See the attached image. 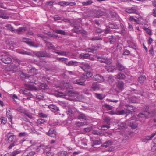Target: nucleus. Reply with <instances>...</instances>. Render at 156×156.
Returning <instances> with one entry per match:
<instances>
[{"label":"nucleus","mask_w":156,"mask_h":156,"mask_svg":"<svg viewBox=\"0 0 156 156\" xmlns=\"http://www.w3.org/2000/svg\"><path fill=\"white\" fill-rule=\"evenodd\" d=\"M23 94L27 96V98H23V100H27L30 99L31 98L30 95H31V94H30V92H29L28 93H26L25 92H23Z\"/></svg>","instance_id":"nucleus-43"},{"label":"nucleus","mask_w":156,"mask_h":156,"mask_svg":"<svg viewBox=\"0 0 156 156\" xmlns=\"http://www.w3.org/2000/svg\"><path fill=\"white\" fill-rule=\"evenodd\" d=\"M67 113L69 114L70 116H72L73 115V112L72 109L70 108L68 109L67 111Z\"/></svg>","instance_id":"nucleus-61"},{"label":"nucleus","mask_w":156,"mask_h":156,"mask_svg":"<svg viewBox=\"0 0 156 156\" xmlns=\"http://www.w3.org/2000/svg\"><path fill=\"white\" fill-rule=\"evenodd\" d=\"M105 68L107 69L108 72H113L114 70H116L115 67L111 65L105 66Z\"/></svg>","instance_id":"nucleus-20"},{"label":"nucleus","mask_w":156,"mask_h":156,"mask_svg":"<svg viewBox=\"0 0 156 156\" xmlns=\"http://www.w3.org/2000/svg\"><path fill=\"white\" fill-rule=\"evenodd\" d=\"M25 114L26 116L30 119H32L33 118L32 114L30 112H25Z\"/></svg>","instance_id":"nucleus-59"},{"label":"nucleus","mask_w":156,"mask_h":156,"mask_svg":"<svg viewBox=\"0 0 156 156\" xmlns=\"http://www.w3.org/2000/svg\"><path fill=\"white\" fill-rule=\"evenodd\" d=\"M16 137V136L14 135L13 133L11 132H9L5 136V140H7L8 142L9 143L15 141L14 139Z\"/></svg>","instance_id":"nucleus-4"},{"label":"nucleus","mask_w":156,"mask_h":156,"mask_svg":"<svg viewBox=\"0 0 156 156\" xmlns=\"http://www.w3.org/2000/svg\"><path fill=\"white\" fill-rule=\"evenodd\" d=\"M22 41L26 43L27 44L31 46L35 47V46L34 45V43L33 42L31 41V40L29 39L26 38H23L22 40Z\"/></svg>","instance_id":"nucleus-15"},{"label":"nucleus","mask_w":156,"mask_h":156,"mask_svg":"<svg viewBox=\"0 0 156 156\" xmlns=\"http://www.w3.org/2000/svg\"><path fill=\"white\" fill-rule=\"evenodd\" d=\"M48 108L51 110L56 112V114H60V110L57 106L54 104H50L48 106Z\"/></svg>","instance_id":"nucleus-5"},{"label":"nucleus","mask_w":156,"mask_h":156,"mask_svg":"<svg viewBox=\"0 0 156 156\" xmlns=\"http://www.w3.org/2000/svg\"><path fill=\"white\" fill-rule=\"evenodd\" d=\"M26 78L27 79V77L29 78L30 81H28L29 82H30L32 83H35L36 81V78L34 76H25Z\"/></svg>","instance_id":"nucleus-30"},{"label":"nucleus","mask_w":156,"mask_h":156,"mask_svg":"<svg viewBox=\"0 0 156 156\" xmlns=\"http://www.w3.org/2000/svg\"><path fill=\"white\" fill-rule=\"evenodd\" d=\"M55 32L60 34H61L62 35H65V32L64 31L61 30H56L55 31Z\"/></svg>","instance_id":"nucleus-62"},{"label":"nucleus","mask_w":156,"mask_h":156,"mask_svg":"<svg viewBox=\"0 0 156 156\" xmlns=\"http://www.w3.org/2000/svg\"><path fill=\"white\" fill-rule=\"evenodd\" d=\"M110 126L108 125H104L101 126V129L102 130H105L110 128Z\"/></svg>","instance_id":"nucleus-56"},{"label":"nucleus","mask_w":156,"mask_h":156,"mask_svg":"<svg viewBox=\"0 0 156 156\" xmlns=\"http://www.w3.org/2000/svg\"><path fill=\"white\" fill-rule=\"evenodd\" d=\"M90 56V55L88 53H82L79 55V57L83 59L88 58Z\"/></svg>","instance_id":"nucleus-28"},{"label":"nucleus","mask_w":156,"mask_h":156,"mask_svg":"<svg viewBox=\"0 0 156 156\" xmlns=\"http://www.w3.org/2000/svg\"><path fill=\"white\" fill-rule=\"evenodd\" d=\"M46 147H44L43 145H40L38 147L37 149H39L40 148H42L43 149H45V151L47 152L46 155L47 156H53L54 154L53 152L51 151L50 147H49V148L48 149V150L46 148Z\"/></svg>","instance_id":"nucleus-8"},{"label":"nucleus","mask_w":156,"mask_h":156,"mask_svg":"<svg viewBox=\"0 0 156 156\" xmlns=\"http://www.w3.org/2000/svg\"><path fill=\"white\" fill-rule=\"evenodd\" d=\"M26 30V28L25 27H20L16 30V31L18 34H20L24 32Z\"/></svg>","instance_id":"nucleus-38"},{"label":"nucleus","mask_w":156,"mask_h":156,"mask_svg":"<svg viewBox=\"0 0 156 156\" xmlns=\"http://www.w3.org/2000/svg\"><path fill=\"white\" fill-rule=\"evenodd\" d=\"M46 46L49 49H55L54 48H55V47H54L52 44L50 42H47L46 44Z\"/></svg>","instance_id":"nucleus-50"},{"label":"nucleus","mask_w":156,"mask_h":156,"mask_svg":"<svg viewBox=\"0 0 156 156\" xmlns=\"http://www.w3.org/2000/svg\"><path fill=\"white\" fill-rule=\"evenodd\" d=\"M113 143V142L112 140H109L105 142L102 145V146L104 147H109L108 149V151L110 152L113 151L115 150L114 147H109L112 145Z\"/></svg>","instance_id":"nucleus-2"},{"label":"nucleus","mask_w":156,"mask_h":156,"mask_svg":"<svg viewBox=\"0 0 156 156\" xmlns=\"http://www.w3.org/2000/svg\"><path fill=\"white\" fill-rule=\"evenodd\" d=\"M93 80L98 82H101L104 80L103 77L99 74H96L94 75L93 77Z\"/></svg>","instance_id":"nucleus-9"},{"label":"nucleus","mask_w":156,"mask_h":156,"mask_svg":"<svg viewBox=\"0 0 156 156\" xmlns=\"http://www.w3.org/2000/svg\"><path fill=\"white\" fill-rule=\"evenodd\" d=\"M95 13L97 15V17L99 18L100 16H102L103 15V12L100 10H97L95 12Z\"/></svg>","instance_id":"nucleus-44"},{"label":"nucleus","mask_w":156,"mask_h":156,"mask_svg":"<svg viewBox=\"0 0 156 156\" xmlns=\"http://www.w3.org/2000/svg\"><path fill=\"white\" fill-rule=\"evenodd\" d=\"M91 89L93 91H98L100 89V86L97 83L94 82L92 84Z\"/></svg>","instance_id":"nucleus-19"},{"label":"nucleus","mask_w":156,"mask_h":156,"mask_svg":"<svg viewBox=\"0 0 156 156\" xmlns=\"http://www.w3.org/2000/svg\"><path fill=\"white\" fill-rule=\"evenodd\" d=\"M93 3V1L91 0H89L87 1L83 2L82 4L83 6H88L91 4Z\"/></svg>","instance_id":"nucleus-41"},{"label":"nucleus","mask_w":156,"mask_h":156,"mask_svg":"<svg viewBox=\"0 0 156 156\" xmlns=\"http://www.w3.org/2000/svg\"><path fill=\"white\" fill-rule=\"evenodd\" d=\"M78 62L75 61H71L69 62H65V63L67 65L69 66H77L78 64Z\"/></svg>","instance_id":"nucleus-25"},{"label":"nucleus","mask_w":156,"mask_h":156,"mask_svg":"<svg viewBox=\"0 0 156 156\" xmlns=\"http://www.w3.org/2000/svg\"><path fill=\"white\" fill-rule=\"evenodd\" d=\"M17 52L20 54L23 55H31L30 53L28 52L27 51L23 50H17Z\"/></svg>","instance_id":"nucleus-32"},{"label":"nucleus","mask_w":156,"mask_h":156,"mask_svg":"<svg viewBox=\"0 0 156 156\" xmlns=\"http://www.w3.org/2000/svg\"><path fill=\"white\" fill-rule=\"evenodd\" d=\"M129 20L130 21H133L137 24H139L138 21L135 19L133 16H130L129 18Z\"/></svg>","instance_id":"nucleus-63"},{"label":"nucleus","mask_w":156,"mask_h":156,"mask_svg":"<svg viewBox=\"0 0 156 156\" xmlns=\"http://www.w3.org/2000/svg\"><path fill=\"white\" fill-rule=\"evenodd\" d=\"M109 27L111 29H117L119 27L116 24H112L109 25Z\"/></svg>","instance_id":"nucleus-53"},{"label":"nucleus","mask_w":156,"mask_h":156,"mask_svg":"<svg viewBox=\"0 0 156 156\" xmlns=\"http://www.w3.org/2000/svg\"><path fill=\"white\" fill-rule=\"evenodd\" d=\"M5 27H6L7 30H9L12 32H15V30L11 24H7L5 26Z\"/></svg>","instance_id":"nucleus-31"},{"label":"nucleus","mask_w":156,"mask_h":156,"mask_svg":"<svg viewBox=\"0 0 156 156\" xmlns=\"http://www.w3.org/2000/svg\"><path fill=\"white\" fill-rule=\"evenodd\" d=\"M125 11L129 13H136L137 11L136 8L134 7L127 8L126 9Z\"/></svg>","instance_id":"nucleus-13"},{"label":"nucleus","mask_w":156,"mask_h":156,"mask_svg":"<svg viewBox=\"0 0 156 156\" xmlns=\"http://www.w3.org/2000/svg\"><path fill=\"white\" fill-rule=\"evenodd\" d=\"M86 81L85 79L83 76H82L80 78L74 80L73 83L74 84H77L81 85H83L84 84Z\"/></svg>","instance_id":"nucleus-7"},{"label":"nucleus","mask_w":156,"mask_h":156,"mask_svg":"<svg viewBox=\"0 0 156 156\" xmlns=\"http://www.w3.org/2000/svg\"><path fill=\"white\" fill-rule=\"evenodd\" d=\"M62 87H63L62 88H61V89H67L69 88V85H70V84L68 82H62Z\"/></svg>","instance_id":"nucleus-39"},{"label":"nucleus","mask_w":156,"mask_h":156,"mask_svg":"<svg viewBox=\"0 0 156 156\" xmlns=\"http://www.w3.org/2000/svg\"><path fill=\"white\" fill-rule=\"evenodd\" d=\"M57 60L58 61H61L62 62H66L67 60H68V59L67 58H59L57 57Z\"/></svg>","instance_id":"nucleus-58"},{"label":"nucleus","mask_w":156,"mask_h":156,"mask_svg":"<svg viewBox=\"0 0 156 156\" xmlns=\"http://www.w3.org/2000/svg\"><path fill=\"white\" fill-rule=\"evenodd\" d=\"M38 57H48L50 58L51 55L44 51H40L37 52L35 54Z\"/></svg>","instance_id":"nucleus-6"},{"label":"nucleus","mask_w":156,"mask_h":156,"mask_svg":"<svg viewBox=\"0 0 156 156\" xmlns=\"http://www.w3.org/2000/svg\"><path fill=\"white\" fill-rule=\"evenodd\" d=\"M39 89L40 90H45L48 88V87L45 83H41L39 86Z\"/></svg>","instance_id":"nucleus-27"},{"label":"nucleus","mask_w":156,"mask_h":156,"mask_svg":"<svg viewBox=\"0 0 156 156\" xmlns=\"http://www.w3.org/2000/svg\"><path fill=\"white\" fill-rule=\"evenodd\" d=\"M3 53L6 55H1L0 56V60L5 64H8L11 63L12 60L11 58L9 56L7 53L5 51H3Z\"/></svg>","instance_id":"nucleus-1"},{"label":"nucleus","mask_w":156,"mask_h":156,"mask_svg":"<svg viewBox=\"0 0 156 156\" xmlns=\"http://www.w3.org/2000/svg\"><path fill=\"white\" fill-rule=\"evenodd\" d=\"M117 78L119 79H124L126 77L125 75L121 73H119L116 75Z\"/></svg>","instance_id":"nucleus-33"},{"label":"nucleus","mask_w":156,"mask_h":156,"mask_svg":"<svg viewBox=\"0 0 156 156\" xmlns=\"http://www.w3.org/2000/svg\"><path fill=\"white\" fill-rule=\"evenodd\" d=\"M95 97L98 99L101 100L103 99L102 94L96 93L95 94Z\"/></svg>","instance_id":"nucleus-48"},{"label":"nucleus","mask_w":156,"mask_h":156,"mask_svg":"<svg viewBox=\"0 0 156 156\" xmlns=\"http://www.w3.org/2000/svg\"><path fill=\"white\" fill-rule=\"evenodd\" d=\"M92 75H93V74L91 72H87L86 73V74L83 76V77L85 79H87L90 77H91V76H92Z\"/></svg>","instance_id":"nucleus-45"},{"label":"nucleus","mask_w":156,"mask_h":156,"mask_svg":"<svg viewBox=\"0 0 156 156\" xmlns=\"http://www.w3.org/2000/svg\"><path fill=\"white\" fill-rule=\"evenodd\" d=\"M70 91L67 94H66V93L63 92H58V95L59 97L65 96H67V95L70 96Z\"/></svg>","instance_id":"nucleus-47"},{"label":"nucleus","mask_w":156,"mask_h":156,"mask_svg":"<svg viewBox=\"0 0 156 156\" xmlns=\"http://www.w3.org/2000/svg\"><path fill=\"white\" fill-rule=\"evenodd\" d=\"M92 133L96 135H100L102 134V132L98 130H93Z\"/></svg>","instance_id":"nucleus-52"},{"label":"nucleus","mask_w":156,"mask_h":156,"mask_svg":"<svg viewBox=\"0 0 156 156\" xmlns=\"http://www.w3.org/2000/svg\"><path fill=\"white\" fill-rule=\"evenodd\" d=\"M36 97L37 99L41 100L43 99L44 97L41 94L38 93L36 95Z\"/></svg>","instance_id":"nucleus-54"},{"label":"nucleus","mask_w":156,"mask_h":156,"mask_svg":"<svg viewBox=\"0 0 156 156\" xmlns=\"http://www.w3.org/2000/svg\"><path fill=\"white\" fill-rule=\"evenodd\" d=\"M34 149V146L31 145L25 150V152H27L26 156H33L36 154V152L33 151Z\"/></svg>","instance_id":"nucleus-3"},{"label":"nucleus","mask_w":156,"mask_h":156,"mask_svg":"<svg viewBox=\"0 0 156 156\" xmlns=\"http://www.w3.org/2000/svg\"><path fill=\"white\" fill-rule=\"evenodd\" d=\"M6 115L9 119V121L11 122L12 117V113L10 110H7Z\"/></svg>","instance_id":"nucleus-24"},{"label":"nucleus","mask_w":156,"mask_h":156,"mask_svg":"<svg viewBox=\"0 0 156 156\" xmlns=\"http://www.w3.org/2000/svg\"><path fill=\"white\" fill-rule=\"evenodd\" d=\"M76 119L79 120H87L88 119V117L86 115L81 112L79 113Z\"/></svg>","instance_id":"nucleus-10"},{"label":"nucleus","mask_w":156,"mask_h":156,"mask_svg":"<svg viewBox=\"0 0 156 156\" xmlns=\"http://www.w3.org/2000/svg\"><path fill=\"white\" fill-rule=\"evenodd\" d=\"M127 121L122 122L121 120L118 122L119 128L120 129H126L127 128V125L126 122Z\"/></svg>","instance_id":"nucleus-14"},{"label":"nucleus","mask_w":156,"mask_h":156,"mask_svg":"<svg viewBox=\"0 0 156 156\" xmlns=\"http://www.w3.org/2000/svg\"><path fill=\"white\" fill-rule=\"evenodd\" d=\"M80 67L84 71H86L90 69V66L87 63H82Z\"/></svg>","instance_id":"nucleus-16"},{"label":"nucleus","mask_w":156,"mask_h":156,"mask_svg":"<svg viewBox=\"0 0 156 156\" xmlns=\"http://www.w3.org/2000/svg\"><path fill=\"white\" fill-rule=\"evenodd\" d=\"M108 80L110 83L112 82L114 80V77L112 75H110L108 77Z\"/></svg>","instance_id":"nucleus-60"},{"label":"nucleus","mask_w":156,"mask_h":156,"mask_svg":"<svg viewBox=\"0 0 156 156\" xmlns=\"http://www.w3.org/2000/svg\"><path fill=\"white\" fill-rule=\"evenodd\" d=\"M117 86L119 90H122L124 89V82L122 81H118Z\"/></svg>","instance_id":"nucleus-21"},{"label":"nucleus","mask_w":156,"mask_h":156,"mask_svg":"<svg viewBox=\"0 0 156 156\" xmlns=\"http://www.w3.org/2000/svg\"><path fill=\"white\" fill-rule=\"evenodd\" d=\"M93 144L92 145L93 146L94 145H100L101 143V141L100 140H92Z\"/></svg>","instance_id":"nucleus-46"},{"label":"nucleus","mask_w":156,"mask_h":156,"mask_svg":"<svg viewBox=\"0 0 156 156\" xmlns=\"http://www.w3.org/2000/svg\"><path fill=\"white\" fill-rule=\"evenodd\" d=\"M0 18L5 19H7L9 17V16L5 13L4 11L0 10Z\"/></svg>","instance_id":"nucleus-23"},{"label":"nucleus","mask_w":156,"mask_h":156,"mask_svg":"<svg viewBox=\"0 0 156 156\" xmlns=\"http://www.w3.org/2000/svg\"><path fill=\"white\" fill-rule=\"evenodd\" d=\"M148 113L149 116L150 117H154L156 115V110L153 109L151 111H149Z\"/></svg>","instance_id":"nucleus-37"},{"label":"nucleus","mask_w":156,"mask_h":156,"mask_svg":"<svg viewBox=\"0 0 156 156\" xmlns=\"http://www.w3.org/2000/svg\"><path fill=\"white\" fill-rule=\"evenodd\" d=\"M116 65L117 69L119 71H122L126 69L125 66L119 62H117Z\"/></svg>","instance_id":"nucleus-17"},{"label":"nucleus","mask_w":156,"mask_h":156,"mask_svg":"<svg viewBox=\"0 0 156 156\" xmlns=\"http://www.w3.org/2000/svg\"><path fill=\"white\" fill-rule=\"evenodd\" d=\"M146 79V77L144 76H140L139 77V81L140 83H143Z\"/></svg>","instance_id":"nucleus-51"},{"label":"nucleus","mask_w":156,"mask_h":156,"mask_svg":"<svg viewBox=\"0 0 156 156\" xmlns=\"http://www.w3.org/2000/svg\"><path fill=\"white\" fill-rule=\"evenodd\" d=\"M29 86V89L30 90H36V88L34 86H33L32 84L30 85V84H28Z\"/></svg>","instance_id":"nucleus-64"},{"label":"nucleus","mask_w":156,"mask_h":156,"mask_svg":"<svg viewBox=\"0 0 156 156\" xmlns=\"http://www.w3.org/2000/svg\"><path fill=\"white\" fill-rule=\"evenodd\" d=\"M109 42L111 44H113L116 41L115 37L114 35H111L109 36Z\"/></svg>","instance_id":"nucleus-36"},{"label":"nucleus","mask_w":156,"mask_h":156,"mask_svg":"<svg viewBox=\"0 0 156 156\" xmlns=\"http://www.w3.org/2000/svg\"><path fill=\"white\" fill-rule=\"evenodd\" d=\"M75 124L79 127L83 126L84 125H87L88 124L87 122H76Z\"/></svg>","instance_id":"nucleus-29"},{"label":"nucleus","mask_w":156,"mask_h":156,"mask_svg":"<svg viewBox=\"0 0 156 156\" xmlns=\"http://www.w3.org/2000/svg\"><path fill=\"white\" fill-rule=\"evenodd\" d=\"M101 62H104L107 65H110L111 63V61L107 58L102 59L101 60H100Z\"/></svg>","instance_id":"nucleus-40"},{"label":"nucleus","mask_w":156,"mask_h":156,"mask_svg":"<svg viewBox=\"0 0 156 156\" xmlns=\"http://www.w3.org/2000/svg\"><path fill=\"white\" fill-rule=\"evenodd\" d=\"M156 133L152 134L150 136H147L146 138L142 140V141L144 142H145L151 140L154 136L156 135Z\"/></svg>","instance_id":"nucleus-26"},{"label":"nucleus","mask_w":156,"mask_h":156,"mask_svg":"<svg viewBox=\"0 0 156 156\" xmlns=\"http://www.w3.org/2000/svg\"><path fill=\"white\" fill-rule=\"evenodd\" d=\"M111 119L109 117H106L105 118L104 121L108 124H109Z\"/></svg>","instance_id":"nucleus-57"},{"label":"nucleus","mask_w":156,"mask_h":156,"mask_svg":"<svg viewBox=\"0 0 156 156\" xmlns=\"http://www.w3.org/2000/svg\"><path fill=\"white\" fill-rule=\"evenodd\" d=\"M55 53L62 56H66L67 55L66 52L64 51H61L60 52L55 51Z\"/></svg>","instance_id":"nucleus-49"},{"label":"nucleus","mask_w":156,"mask_h":156,"mask_svg":"<svg viewBox=\"0 0 156 156\" xmlns=\"http://www.w3.org/2000/svg\"><path fill=\"white\" fill-rule=\"evenodd\" d=\"M21 152L20 150H17L14 151L11 153H9V156H16L17 154H20Z\"/></svg>","instance_id":"nucleus-34"},{"label":"nucleus","mask_w":156,"mask_h":156,"mask_svg":"<svg viewBox=\"0 0 156 156\" xmlns=\"http://www.w3.org/2000/svg\"><path fill=\"white\" fill-rule=\"evenodd\" d=\"M71 25L74 27V28L72 30L73 31L77 34L80 32V30H78L80 27V25L77 24L75 22H73V23L71 24Z\"/></svg>","instance_id":"nucleus-12"},{"label":"nucleus","mask_w":156,"mask_h":156,"mask_svg":"<svg viewBox=\"0 0 156 156\" xmlns=\"http://www.w3.org/2000/svg\"><path fill=\"white\" fill-rule=\"evenodd\" d=\"M112 18L113 20H116L119 19V16L116 13H114L112 15Z\"/></svg>","instance_id":"nucleus-55"},{"label":"nucleus","mask_w":156,"mask_h":156,"mask_svg":"<svg viewBox=\"0 0 156 156\" xmlns=\"http://www.w3.org/2000/svg\"><path fill=\"white\" fill-rule=\"evenodd\" d=\"M47 134L48 136L52 137L54 138L56 137V131L53 128H50Z\"/></svg>","instance_id":"nucleus-11"},{"label":"nucleus","mask_w":156,"mask_h":156,"mask_svg":"<svg viewBox=\"0 0 156 156\" xmlns=\"http://www.w3.org/2000/svg\"><path fill=\"white\" fill-rule=\"evenodd\" d=\"M128 124L133 129H135L137 126L136 122L133 120L132 119L130 120V122H128Z\"/></svg>","instance_id":"nucleus-18"},{"label":"nucleus","mask_w":156,"mask_h":156,"mask_svg":"<svg viewBox=\"0 0 156 156\" xmlns=\"http://www.w3.org/2000/svg\"><path fill=\"white\" fill-rule=\"evenodd\" d=\"M46 121L44 119H40L37 120V123L38 125H41L44 124Z\"/></svg>","instance_id":"nucleus-42"},{"label":"nucleus","mask_w":156,"mask_h":156,"mask_svg":"<svg viewBox=\"0 0 156 156\" xmlns=\"http://www.w3.org/2000/svg\"><path fill=\"white\" fill-rule=\"evenodd\" d=\"M68 153L66 151H61L58 152L57 154L58 156H66Z\"/></svg>","instance_id":"nucleus-35"},{"label":"nucleus","mask_w":156,"mask_h":156,"mask_svg":"<svg viewBox=\"0 0 156 156\" xmlns=\"http://www.w3.org/2000/svg\"><path fill=\"white\" fill-rule=\"evenodd\" d=\"M65 75H69L70 77H73L74 76H76V72L75 71H67L65 72Z\"/></svg>","instance_id":"nucleus-22"}]
</instances>
